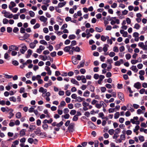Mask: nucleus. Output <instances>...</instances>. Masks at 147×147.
<instances>
[{
  "label": "nucleus",
  "instance_id": "obj_1",
  "mask_svg": "<svg viewBox=\"0 0 147 147\" xmlns=\"http://www.w3.org/2000/svg\"><path fill=\"white\" fill-rule=\"evenodd\" d=\"M109 20L111 21L110 23L112 25H114L115 24H120V20L119 19H117L116 17H112Z\"/></svg>",
  "mask_w": 147,
  "mask_h": 147
},
{
  "label": "nucleus",
  "instance_id": "obj_2",
  "mask_svg": "<svg viewBox=\"0 0 147 147\" xmlns=\"http://www.w3.org/2000/svg\"><path fill=\"white\" fill-rule=\"evenodd\" d=\"M1 13L4 14V16L6 18L10 19L13 18V14L12 13H10V12L7 11L5 10H3L1 12Z\"/></svg>",
  "mask_w": 147,
  "mask_h": 147
},
{
  "label": "nucleus",
  "instance_id": "obj_3",
  "mask_svg": "<svg viewBox=\"0 0 147 147\" xmlns=\"http://www.w3.org/2000/svg\"><path fill=\"white\" fill-rule=\"evenodd\" d=\"M75 124L74 123H70L68 127V130L70 132H72L74 131Z\"/></svg>",
  "mask_w": 147,
  "mask_h": 147
},
{
  "label": "nucleus",
  "instance_id": "obj_4",
  "mask_svg": "<svg viewBox=\"0 0 147 147\" xmlns=\"http://www.w3.org/2000/svg\"><path fill=\"white\" fill-rule=\"evenodd\" d=\"M18 51V47L16 46L11 45L9 46V49L8 51L9 53H10L11 51Z\"/></svg>",
  "mask_w": 147,
  "mask_h": 147
},
{
  "label": "nucleus",
  "instance_id": "obj_5",
  "mask_svg": "<svg viewBox=\"0 0 147 147\" xmlns=\"http://www.w3.org/2000/svg\"><path fill=\"white\" fill-rule=\"evenodd\" d=\"M138 46L142 48L143 50H146L147 49V46L144 45L143 42H140L138 43Z\"/></svg>",
  "mask_w": 147,
  "mask_h": 147
},
{
  "label": "nucleus",
  "instance_id": "obj_6",
  "mask_svg": "<svg viewBox=\"0 0 147 147\" xmlns=\"http://www.w3.org/2000/svg\"><path fill=\"white\" fill-rule=\"evenodd\" d=\"M45 49V47L44 46L42 45H40L39 48L37 49L36 52L40 54Z\"/></svg>",
  "mask_w": 147,
  "mask_h": 147
},
{
  "label": "nucleus",
  "instance_id": "obj_7",
  "mask_svg": "<svg viewBox=\"0 0 147 147\" xmlns=\"http://www.w3.org/2000/svg\"><path fill=\"white\" fill-rule=\"evenodd\" d=\"M105 104V103L103 101H101L100 102V103L96 104L95 107L98 109H100L102 106L104 107Z\"/></svg>",
  "mask_w": 147,
  "mask_h": 147
},
{
  "label": "nucleus",
  "instance_id": "obj_8",
  "mask_svg": "<svg viewBox=\"0 0 147 147\" xmlns=\"http://www.w3.org/2000/svg\"><path fill=\"white\" fill-rule=\"evenodd\" d=\"M123 63V60L122 59H120L119 60L117 61L115 63L114 65L116 66H119L121 64Z\"/></svg>",
  "mask_w": 147,
  "mask_h": 147
},
{
  "label": "nucleus",
  "instance_id": "obj_9",
  "mask_svg": "<svg viewBox=\"0 0 147 147\" xmlns=\"http://www.w3.org/2000/svg\"><path fill=\"white\" fill-rule=\"evenodd\" d=\"M39 20L41 22H43L44 23H46V25L47 24V23H46L47 20V18L45 17L44 16H41L40 17Z\"/></svg>",
  "mask_w": 147,
  "mask_h": 147
},
{
  "label": "nucleus",
  "instance_id": "obj_10",
  "mask_svg": "<svg viewBox=\"0 0 147 147\" xmlns=\"http://www.w3.org/2000/svg\"><path fill=\"white\" fill-rule=\"evenodd\" d=\"M118 96L119 98L123 101H124V96L123 94L121 92H119L118 93Z\"/></svg>",
  "mask_w": 147,
  "mask_h": 147
},
{
  "label": "nucleus",
  "instance_id": "obj_11",
  "mask_svg": "<svg viewBox=\"0 0 147 147\" xmlns=\"http://www.w3.org/2000/svg\"><path fill=\"white\" fill-rule=\"evenodd\" d=\"M85 100L84 98H82L80 96H78L77 97L75 100L76 102H80Z\"/></svg>",
  "mask_w": 147,
  "mask_h": 147
},
{
  "label": "nucleus",
  "instance_id": "obj_12",
  "mask_svg": "<svg viewBox=\"0 0 147 147\" xmlns=\"http://www.w3.org/2000/svg\"><path fill=\"white\" fill-rule=\"evenodd\" d=\"M72 61L73 64L74 65H76L78 63V62L76 59L75 56H73L72 57Z\"/></svg>",
  "mask_w": 147,
  "mask_h": 147
},
{
  "label": "nucleus",
  "instance_id": "obj_13",
  "mask_svg": "<svg viewBox=\"0 0 147 147\" xmlns=\"http://www.w3.org/2000/svg\"><path fill=\"white\" fill-rule=\"evenodd\" d=\"M66 4V2L65 1L60 2L58 4V7L61 8L65 5Z\"/></svg>",
  "mask_w": 147,
  "mask_h": 147
},
{
  "label": "nucleus",
  "instance_id": "obj_14",
  "mask_svg": "<svg viewBox=\"0 0 147 147\" xmlns=\"http://www.w3.org/2000/svg\"><path fill=\"white\" fill-rule=\"evenodd\" d=\"M16 6V4L13 1H11L10 2V4L9 5V9H11L14 7Z\"/></svg>",
  "mask_w": 147,
  "mask_h": 147
},
{
  "label": "nucleus",
  "instance_id": "obj_15",
  "mask_svg": "<svg viewBox=\"0 0 147 147\" xmlns=\"http://www.w3.org/2000/svg\"><path fill=\"white\" fill-rule=\"evenodd\" d=\"M141 84L140 83L138 82L135 83L134 85V87L138 89L140 88Z\"/></svg>",
  "mask_w": 147,
  "mask_h": 147
},
{
  "label": "nucleus",
  "instance_id": "obj_16",
  "mask_svg": "<svg viewBox=\"0 0 147 147\" xmlns=\"http://www.w3.org/2000/svg\"><path fill=\"white\" fill-rule=\"evenodd\" d=\"M26 130L24 129H23L21 130L20 131L19 133L20 135V136H22L26 134Z\"/></svg>",
  "mask_w": 147,
  "mask_h": 147
},
{
  "label": "nucleus",
  "instance_id": "obj_17",
  "mask_svg": "<svg viewBox=\"0 0 147 147\" xmlns=\"http://www.w3.org/2000/svg\"><path fill=\"white\" fill-rule=\"evenodd\" d=\"M140 128V126L138 125L136 126L133 129L134 132L135 133L136 135H138V130Z\"/></svg>",
  "mask_w": 147,
  "mask_h": 147
},
{
  "label": "nucleus",
  "instance_id": "obj_18",
  "mask_svg": "<svg viewBox=\"0 0 147 147\" xmlns=\"http://www.w3.org/2000/svg\"><path fill=\"white\" fill-rule=\"evenodd\" d=\"M109 47V45L107 44H105L103 48V50L105 53H106L108 50V48Z\"/></svg>",
  "mask_w": 147,
  "mask_h": 147
},
{
  "label": "nucleus",
  "instance_id": "obj_19",
  "mask_svg": "<svg viewBox=\"0 0 147 147\" xmlns=\"http://www.w3.org/2000/svg\"><path fill=\"white\" fill-rule=\"evenodd\" d=\"M9 111L10 112L9 113V116L8 117V118L9 119H11L14 115V114L13 113V110L12 109H9Z\"/></svg>",
  "mask_w": 147,
  "mask_h": 147
},
{
  "label": "nucleus",
  "instance_id": "obj_20",
  "mask_svg": "<svg viewBox=\"0 0 147 147\" xmlns=\"http://www.w3.org/2000/svg\"><path fill=\"white\" fill-rule=\"evenodd\" d=\"M66 105V104L65 102L64 101L62 100L61 102L60 105H58V108H60L62 107L65 106Z\"/></svg>",
  "mask_w": 147,
  "mask_h": 147
},
{
  "label": "nucleus",
  "instance_id": "obj_21",
  "mask_svg": "<svg viewBox=\"0 0 147 147\" xmlns=\"http://www.w3.org/2000/svg\"><path fill=\"white\" fill-rule=\"evenodd\" d=\"M47 90L46 89H44L42 87H40L39 90V91L40 92H42V94H45L47 92Z\"/></svg>",
  "mask_w": 147,
  "mask_h": 147
},
{
  "label": "nucleus",
  "instance_id": "obj_22",
  "mask_svg": "<svg viewBox=\"0 0 147 147\" xmlns=\"http://www.w3.org/2000/svg\"><path fill=\"white\" fill-rule=\"evenodd\" d=\"M71 82L73 84H75L76 85L79 86V85L78 82L74 78L71 79Z\"/></svg>",
  "mask_w": 147,
  "mask_h": 147
},
{
  "label": "nucleus",
  "instance_id": "obj_23",
  "mask_svg": "<svg viewBox=\"0 0 147 147\" xmlns=\"http://www.w3.org/2000/svg\"><path fill=\"white\" fill-rule=\"evenodd\" d=\"M130 121L133 124H136L137 125H138L140 124L139 121H136V120H134L133 119H131Z\"/></svg>",
  "mask_w": 147,
  "mask_h": 147
},
{
  "label": "nucleus",
  "instance_id": "obj_24",
  "mask_svg": "<svg viewBox=\"0 0 147 147\" xmlns=\"http://www.w3.org/2000/svg\"><path fill=\"white\" fill-rule=\"evenodd\" d=\"M130 69L136 73L137 72L138 70L136 66L134 65H132L130 68Z\"/></svg>",
  "mask_w": 147,
  "mask_h": 147
},
{
  "label": "nucleus",
  "instance_id": "obj_25",
  "mask_svg": "<svg viewBox=\"0 0 147 147\" xmlns=\"http://www.w3.org/2000/svg\"><path fill=\"white\" fill-rule=\"evenodd\" d=\"M28 55H27L26 57L27 58H29L32 55V51L31 49H28L27 51Z\"/></svg>",
  "mask_w": 147,
  "mask_h": 147
},
{
  "label": "nucleus",
  "instance_id": "obj_26",
  "mask_svg": "<svg viewBox=\"0 0 147 147\" xmlns=\"http://www.w3.org/2000/svg\"><path fill=\"white\" fill-rule=\"evenodd\" d=\"M9 109L7 107L6 108L2 107L1 108V110L3 112H9Z\"/></svg>",
  "mask_w": 147,
  "mask_h": 147
},
{
  "label": "nucleus",
  "instance_id": "obj_27",
  "mask_svg": "<svg viewBox=\"0 0 147 147\" xmlns=\"http://www.w3.org/2000/svg\"><path fill=\"white\" fill-rule=\"evenodd\" d=\"M90 92L88 90H86L84 92L83 94V96L84 97H88L89 96Z\"/></svg>",
  "mask_w": 147,
  "mask_h": 147
},
{
  "label": "nucleus",
  "instance_id": "obj_28",
  "mask_svg": "<svg viewBox=\"0 0 147 147\" xmlns=\"http://www.w3.org/2000/svg\"><path fill=\"white\" fill-rule=\"evenodd\" d=\"M72 49L73 51H75L76 52H79L80 51V48L78 47H73L72 48Z\"/></svg>",
  "mask_w": 147,
  "mask_h": 147
},
{
  "label": "nucleus",
  "instance_id": "obj_29",
  "mask_svg": "<svg viewBox=\"0 0 147 147\" xmlns=\"http://www.w3.org/2000/svg\"><path fill=\"white\" fill-rule=\"evenodd\" d=\"M39 57L42 59V60L43 61H45L47 59V56L40 55L39 56Z\"/></svg>",
  "mask_w": 147,
  "mask_h": 147
},
{
  "label": "nucleus",
  "instance_id": "obj_30",
  "mask_svg": "<svg viewBox=\"0 0 147 147\" xmlns=\"http://www.w3.org/2000/svg\"><path fill=\"white\" fill-rule=\"evenodd\" d=\"M70 46H68L65 47L64 49V51L65 52H68L70 49Z\"/></svg>",
  "mask_w": 147,
  "mask_h": 147
},
{
  "label": "nucleus",
  "instance_id": "obj_31",
  "mask_svg": "<svg viewBox=\"0 0 147 147\" xmlns=\"http://www.w3.org/2000/svg\"><path fill=\"white\" fill-rule=\"evenodd\" d=\"M40 43L44 45H47V43L44 40H42L40 42Z\"/></svg>",
  "mask_w": 147,
  "mask_h": 147
},
{
  "label": "nucleus",
  "instance_id": "obj_32",
  "mask_svg": "<svg viewBox=\"0 0 147 147\" xmlns=\"http://www.w3.org/2000/svg\"><path fill=\"white\" fill-rule=\"evenodd\" d=\"M119 115L120 113L119 112H116L114 114V118L115 119H117L119 117Z\"/></svg>",
  "mask_w": 147,
  "mask_h": 147
},
{
  "label": "nucleus",
  "instance_id": "obj_33",
  "mask_svg": "<svg viewBox=\"0 0 147 147\" xmlns=\"http://www.w3.org/2000/svg\"><path fill=\"white\" fill-rule=\"evenodd\" d=\"M95 30L96 31L100 32L103 31V29L101 27L99 28L96 27L95 28Z\"/></svg>",
  "mask_w": 147,
  "mask_h": 147
},
{
  "label": "nucleus",
  "instance_id": "obj_34",
  "mask_svg": "<svg viewBox=\"0 0 147 147\" xmlns=\"http://www.w3.org/2000/svg\"><path fill=\"white\" fill-rule=\"evenodd\" d=\"M70 115L69 114L66 113L64 115H62L61 116L62 117H64L65 119H68Z\"/></svg>",
  "mask_w": 147,
  "mask_h": 147
},
{
  "label": "nucleus",
  "instance_id": "obj_35",
  "mask_svg": "<svg viewBox=\"0 0 147 147\" xmlns=\"http://www.w3.org/2000/svg\"><path fill=\"white\" fill-rule=\"evenodd\" d=\"M9 100L10 101H13V102H16V98L14 96H11L9 98Z\"/></svg>",
  "mask_w": 147,
  "mask_h": 147
},
{
  "label": "nucleus",
  "instance_id": "obj_36",
  "mask_svg": "<svg viewBox=\"0 0 147 147\" xmlns=\"http://www.w3.org/2000/svg\"><path fill=\"white\" fill-rule=\"evenodd\" d=\"M140 27V26L139 24L136 23L135 24L134 28L137 30H138L139 29Z\"/></svg>",
  "mask_w": 147,
  "mask_h": 147
},
{
  "label": "nucleus",
  "instance_id": "obj_37",
  "mask_svg": "<svg viewBox=\"0 0 147 147\" xmlns=\"http://www.w3.org/2000/svg\"><path fill=\"white\" fill-rule=\"evenodd\" d=\"M18 9L17 7H15L11 9H10L14 13H16Z\"/></svg>",
  "mask_w": 147,
  "mask_h": 147
},
{
  "label": "nucleus",
  "instance_id": "obj_38",
  "mask_svg": "<svg viewBox=\"0 0 147 147\" xmlns=\"http://www.w3.org/2000/svg\"><path fill=\"white\" fill-rule=\"evenodd\" d=\"M16 117L18 119H20L21 117V114L20 112H18L17 113L16 115Z\"/></svg>",
  "mask_w": 147,
  "mask_h": 147
},
{
  "label": "nucleus",
  "instance_id": "obj_39",
  "mask_svg": "<svg viewBox=\"0 0 147 147\" xmlns=\"http://www.w3.org/2000/svg\"><path fill=\"white\" fill-rule=\"evenodd\" d=\"M81 80L83 83H85L86 82V78H85V76L82 75V78Z\"/></svg>",
  "mask_w": 147,
  "mask_h": 147
},
{
  "label": "nucleus",
  "instance_id": "obj_40",
  "mask_svg": "<svg viewBox=\"0 0 147 147\" xmlns=\"http://www.w3.org/2000/svg\"><path fill=\"white\" fill-rule=\"evenodd\" d=\"M29 13L30 16L32 17H34L35 15L34 13L32 11H29Z\"/></svg>",
  "mask_w": 147,
  "mask_h": 147
},
{
  "label": "nucleus",
  "instance_id": "obj_41",
  "mask_svg": "<svg viewBox=\"0 0 147 147\" xmlns=\"http://www.w3.org/2000/svg\"><path fill=\"white\" fill-rule=\"evenodd\" d=\"M22 46V49H24L26 51L27 50V48L26 46L24 44H22L20 45Z\"/></svg>",
  "mask_w": 147,
  "mask_h": 147
},
{
  "label": "nucleus",
  "instance_id": "obj_42",
  "mask_svg": "<svg viewBox=\"0 0 147 147\" xmlns=\"http://www.w3.org/2000/svg\"><path fill=\"white\" fill-rule=\"evenodd\" d=\"M35 107V106H33L32 107H31L30 108L28 109V111L30 113H32L34 111V107Z\"/></svg>",
  "mask_w": 147,
  "mask_h": 147
},
{
  "label": "nucleus",
  "instance_id": "obj_43",
  "mask_svg": "<svg viewBox=\"0 0 147 147\" xmlns=\"http://www.w3.org/2000/svg\"><path fill=\"white\" fill-rule=\"evenodd\" d=\"M138 138L139 140L141 142H143L144 141V138L143 136H140L138 137Z\"/></svg>",
  "mask_w": 147,
  "mask_h": 147
},
{
  "label": "nucleus",
  "instance_id": "obj_44",
  "mask_svg": "<svg viewBox=\"0 0 147 147\" xmlns=\"http://www.w3.org/2000/svg\"><path fill=\"white\" fill-rule=\"evenodd\" d=\"M42 127L45 130H46L48 128V126L46 124H44L42 125Z\"/></svg>",
  "mask_w": 147,
  "mask_h": 147
},
{
  "label": "nucleus",
  "instance_id": "obj_45",
  "mask_svg": "<svg viewBox=\"0 0 147 147\" xmlns=\"http://www.w3.org/2000/svg\"><path fill=\"white\" fill-rule=\"evenodd\" d=\"M131 62L132 64L134 65L138 62V60L132 59Z\"/></svg>",
  "mask_w": 147,
  "mask_h": 147
},
{
  "label": "nucleus",
  "instance_id": "obj_46",
  "mask_svg": "<svg viewBox=\"0 0 147 147\" xmlns=\"http://www.w3.org/2000/svg\"><path fill=\"white\" fill-rule=\"evenodd\" d=\"M114 132L115 130L113 129H110L108 131V132L110 135H113L114 134Z\"/></svg>",
  "mask_w": 147,
  "mask_h": 147
},
{
  "label": "nucleus",
  "instance_id": "obj_47",
  "mask_svg": "<svg viewBox=\"0 0 147 147\" xmlns=\"http://www.w3.org/2000/svg\"><path fill=\"white\" fill-rule=\"evenodd\" d=\"M78 115H75L73 117L72 120L74 121H76L78 120Z\"/></svg>",
  "mask_w": 147,
  "mask_h": 147
},
{
  "label": "nucleus",
  "instance_id": "obj_48",
  "mask_svg": "<svg viewBox=\"0 0 147 147\" xmlns=\"http://www.w3.org/2000/svg\"><path fill=\"white\" fill-rule=\"evenodd\" d=\"M3 23L4 24H7L8 23V20L6 18H4L3 19Z\"/></svg>",
  "mask_w": 147,
  "mask_h": 147
},
{
  "label": "nucleus",
  "instance_id": "obj_49",
  "mask_svg": "<svg viewBox=\"0 0 147 147\" xmlns=\"http://www.w3.org/2000/svg\"><path fill=\"white\" fill-rule=\"evenodd\" d=\"M36 46V45H35L33 42H31L30 44V47L31 49H33Z\"/></svg>",
  "mask_w": 147,
  "mask_h": 147
},
{
  "label": "nucleus",
  "instance_id": "obj_50",
  "mask_svg": "<svg viewBox=\"0 0 147 147\" xmlns=\"http://www.w3.org/2000/svg\"><path fill=\"white\" fill-rule=\"evenodd\" d=\"M129 104H128L127 105V107L125 106L122 107H121V109L125 111L127 110V108H129Z\"/></svg>",
  "mask_w": 147,
  "mask_h": 147
},
{
  "label": "nucleus",
  "instance_id": "obj_51",
  "mask_svg": "<svg viewBox=\"0 0 147 147\" xmlns=\"http://www.w3.org/2000/svg\"><path fill=\"white\" fill-rule=\"evenodd\" d=\"M98 115L99 117H101L102 119H104L105 117L103 113L102 112L98 114Z\"/></svg>",
  "mask_w": 147,
  "mask_h": 147
},
{
  "label": "nucleus",
  "instance_id": "obj_52",
  "mask_svg": "<svg viewBox=\"0 0 147 147\" xmlns=\"http://www.w3.org/2000/svg\"><path fill=\"white\" fill-rule=\"evenodd\" d=\"M34 141V140L32 138H29L28 140V142L31 144H32Z\"/></svg>",
  "mask_w": 147,
  "mask_h": 147
},
{
  "label": "nucleus",
  "instance_id": "obj_53",
  "mask_svg": "<svg viewBox=\"0 0 147 147\" xmlns=\"http://www.w3.org/2000/svg\"><path fill=\"white\" fill-rule=\"evenodd\" d=\"M40 25L39 24L37 23L33 26L34 29H36L40 27Z\"/></svg>",
  "mask_w": 147,
  "mask_h": 147
},
{
  "label": "nucleus",
  "instance_id": "obj_54",
  "mask_svg": "<svg viewBox=\"0 0 147 147\" xmlns=\"http://www.w3.org/2000/svg\"><path fill=\"white\" fill-rule=\"evenodd\" d=\"M63 123L62 121H61L59 123L57 124L56 126L59 127L63 125Z\"/></svg>",
  "mask_w": 147,
  "mask_h": 147
},
{
  "label": "nucleus",
  "instance_id": "obj_55",
  "mask_svg": "<svg viewBox=\"0 0 147 147\" xmlns=\"http://www.w3.org/2000/svg\"><path fill=\"white\" fill-rule=\"evenodd\" d=\"M69 38L70 39H74L75 38H76V36L75 35H74V34H71V35H70L69 36Z\"/></svg>",
  "mask_w": 147,
  "mask_h": 147
},
{
  "label": "nucleus",
  "instance_id": "obj_56",
  "mask_svg": "<svg viewBox=\"0 0 147 147\" xmlns=\"http://www.w3.org/2000/svg\"><path fill=\"white\" fill-rule=\"evenodd\" d=\"M115 134H118L120 132V129L119 128H117L115 129Z\"/></svg>",
  "mask_w": 147,
  "mask_h": 147
},
{
  "label": "nucleus",
  "instance_id": "obj_57",
  "mask_svg": "<svg viewBox=\"0 0 147 147\" xmlns=\"http://www.w3.org/2000/svg\"><path fill=\"white\" fill-rule=\"evenodd\" d=\"M125 57L127 59L129 60L131 58V55L130 54L128 53L125 55Z\"/></svg>",
  "mask_w": 147,
  "mask_h": 147
},
{
  "label": "nucleus",
  "instance_id": "obj_58",
  "mask_svg": "<svg viewBox=\"0 0 147 147\" xmlns=\"http://www.w3.org/2000/svg\"><path fill=\"white\" fill-rule=\"evenodd\" d=\"M76 113V111L75 110H72L71 111L70 113L71 115H75Z\"/></svg>",
  "mask_w": 147,
  "mask_h": 147
},
{
  "label": "nucleus",
  "instance_id": "obj_59",
  "mask_svg": "<svg viewBox=\"0 0 147 147\" xmlns=\"http://www.w3.org/2000/svg\"><path fill=\"white\" fill-rule=\"evenodd\" d=\"M100 89L102 92H105L106 90V88L104 87H101Z\"/></svg>",
  "mask_w": 147,
  "mask_h": 147
},
{
  "label": "nucleus",
  "instance_id": "obj_60",
  "mask_svg": "<svg viewBox=\"0 0 147 147\" xmlns=\"http://www.w3.org/2000/svg\"><path fill=\"white\" fill-rule=\"evenodd\" d=\"M132 131L130 130H128L126 131V134L127 135H131Z\"/></svg>",
  "mask_w": 147,
  "mask_h": 147
},
{
  "label": "nucleus",
  "instance_id": "obj_61",
  "mask_svg": "<svg viewBox=\"0 0 147 147\" xmlns=\"http://www.w3.org/2000/svg\"><path fill=\"white\" fill-rule=\"evenodd\" d=\"M12 64L15 66L18 65L19 64V63L18 61L16 60H14L12 61Z\"/></svg>",
  "mask_w": 147,
  "mask_h": 147
},
{
  "label": "nucleus",
  "instance_id": "obj_62",
  "mask_svg": "<svg viewBox=\"0 0 147 147\" xmlns=\"http://www.w3.org/2000/svg\"><path fill=\"white\" fill-rule=\"evenodd\" d=\"M139 34L137 32H135L133 34V36L134 37H138L139 36Z\"/></svg>",
  "mask_w": 147,
  "mask_h": 147
},
{
  "label": "nucleus",
  "instance_id": "obj_63",
  "mask_svg": "<svg viewBox=\"0 0 147 147\" xmlns=\"http://www.w3.org/2000/svg\"><path fill=\"white\" fill-rule=\"evenodd\" d=\"M113 51L114 52L116 53L118 52L119 51V49L118 47L116 46L114 47L113 48Z\"/></svg>",
  "mask_w": 147,
  "mask_h": 147
},
{
  "label": "nucleus",
  "instance_id": "obj_64",
  "mask_svg": "<svg viewBox=\"0 0 147 147\" xmlns=\"http://www.w3.org/2000/svg\"><path fill=\"white\" fill-rule=\"evenodd\" d=\"M126 22L128 24H130L131 23V20L130 19L128 18H127L126 19Z\"/></svg>",
  "mask_w": 147,
  "mask_h": 147
}]
</instances>
